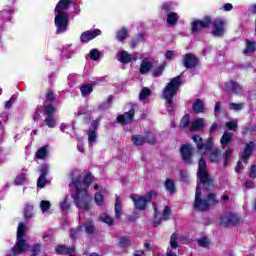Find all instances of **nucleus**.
<instances>
[{"label":"nucleus","instance_id":"obj_1","mask_svg":"<svg viewBox=\"0 0 256 256\" xmlns=\"http://www.w3.org/2000/svg\"><path fill=\"white\" fill-rule=\"evenodd\" d=\"M130 197L136 209H139V211H144V209H147V203L154 200L152 202L154 209V217L155 219H158L153 222L154 227H159L161 221H167V219H169V216L171 215V210L169 209V206L163 207L155 203V200L157 199V193H148L142 196L139 194H135L131 195ZM161 211H163L162 215Z\"/></svg>","mask_w":256,"mask_h":256},{"label":"nucleus","instance_id":"obj_2","mask_svg":"<svg viewBox=\"0 0 256 256\" xmlns=\"http://www.w3.org/2000/svg\"><path fill=\"white\" fill-rule=\"evenodd\" d=\"M91 185H93V175L91 173H83L80 170H75L72 173V181L69 187L74 193H89Z\"/></svg>","mask_w":256,"mask_h":256},{"label":"nucleus","instance_id":"obj_3","mask_svg":"<svg viewBox=\"0 0 256 256\" xmlns=\"http://www.w3.org/2000/svg\"><path fill=\"white\" fill-rule=\"evenodd\" d=\"M71 7V0H60L54 10V23L57 27V33H65L69 27V13L67 9Z\"/></svg>","mask_w":256,"mask_h":256},{"label":"nucleus","instance_id":"obj_4","mask_svg":"<svg viewBox=\"0 0 256 256\" xmlns=\"http://www.w3.org/2000/svg\"><path fill=\"white\" fill-rule=\"evenodd\" d=\"M179 87H181V77L177 76L173 78L163 89L162 97L168 103L167 109L169 112L175 109V104L173 103V97L177 95V91H179Z\"/></svg>","mask_w":256,"mask_h":256},{"label":"nucleus","instance_id":"obj_5","mask_svg":"<svg viewBox=\"0 0 256 256\" xmlns=\"http://www.w3.org/2000/svg\"><path fill=\"white\" fill-rule=\"evenodd\" d=\"M197 176L199 179V184L196 188V193H201V190H199V187H203L205 191H211L213 189L214 184H213V179L209 175V172L207 171V164L203 160V157L199 160L198 163V172Z\"/></svg>","mask_w":256,"mask_h":256},{"label":"nucleus","instance_id":"obj_6","mask_svg":"<svg viewBox=\"0 0 256 256\" xmlns=\"http://www.w3.org/2000/svg\"><path fill=\"white\" fill-rule=\"evenodd\" d=\"M27 233V225L25 223H20L17 228V240L16 244L12 248V255H22L29 249V243L25 240Z\"/></svg>","mask_w":256,"mask_h":256},{"label":"nucleus","instance_id":"obj_7","mask_svg":"<svg viewBox=\"0 0 256 256\" xmlns=\"http://www.w3.org/2000/svg\"><path fill=\"white\" fill-rule=\"evenodd\" d=\"M218 203L215 194L197 193L195 196L193 208L195 211H209V209Z\"/></svg>","mask_w":256,"mask_h":256},{"label":"nucleus","instance_id":"obj_8","mask_svg":"<svg viewBox=\"0 0 256 256\" xmlns=\"http://www.w3.org/2000/svg\"><path fill=\"white\" fill-rule=\"evenodd\" d=\"M194 143L197 145L198 152L200 155H205L206 153H209L211 149H213V140L209 139L208 142L205 144L203 143V138H201L199 135H195L192 137Z\"/></svg>","mask_w":256,"mask_h":256},{"label":"nucleus","instance_id":"obj_9","mask_svg":"<svg viewBox=\"0 0 256 256\" xmlns=\"http://www.w3.org/2000/svg\"><path fill=\"white\" fill-rule=\"evenodd\" d=\"M241 222V217L234 213H226L220 218V223L224 227H228V225H237Z\"/></svg>","mask_w":256,"mask_h":256},{"label":"nucleus","instance_id":"obj_10","mask_svg":"<svg viewBox=\"0 0 256 256\" xmlns=\"http://www.w3.org/2000/svg\"><path fill=\"white\" fill-rule=\"evenodd\" d=\"M211 25V18L206 17L203 20H194L191 23V32L197 33L201 31V29H207Z\"/></svg>","mask_w":256,"mask_h":256},{"label":"nucleus","instance_id":"obj_11","mask_svg":"<svg viewBox=\"0 0 256 256\" xmlns=\"http://www.w3.org/2000/svg\"><path fill=\"white\" fill-rule=\"evenodd\" d=\"M225 25H227V22H225V20L223 19H215L213 22V31H212V35H214V37H223V35L225 34Z\"/></svg>","mask_w":256,"mask_h":256},{"label":"nucleus","instance_id":"obj_12","mask_svg":"<svg viewBox=\"0 0 256 256\" xmlns=\"http://www.w3.org/2000/svg\"><path fill=\"white\" fill-rule=\"evenodd\" d=\"M224 91L234 95H241L243 93V87L235 81L226 82L224 85Z\"/></svg>","mask_w":256,"mask_h":256},{"label":"nucleus","instance_id":"obj_13","mask_svg":"<svg viewBox=\"0 0 256 256\" xmlns=\"http://www.w3.org/2000/svg\"><path fill=\"white\" fill-rule=\"evenodd\" d=\"M177 239V234L171 235L170 246L167 249L166 256H179V244Z\"/></svg>","mask_w":256,"mask_h":256},{"label":"nucleus","instance_id":"obj_14","mask_svg":"<svg viewBox=\"0 0 256 256\" xmlns=\"http://www.w3.org/2000/svg\"><path fill=\"white\" fill-rule=\"evenodd\" d=\"M74 203L79 209H88L89 200H87V194L84 193H75L73 195Z\"/></svg>","mask_w":256,"mask_h":256},{"label":"nucleus","instance_id":"obj_15","mask_svg":"<svg viewBox=\"0 0 256 256\" xmlns=\"http://www.w3.org/2000/svg\"><path fill=\"white\" fill-rule=\"evenodd\" d=\"M180 153L182 155V159L184 163H187V165H191L193 161L191 160V157L193 155V147L189 144H185L180 148Z\"/></svg>","mask_w":256,"mask_h":256},{"label":"nucleus","instance_id":"obj_16","mask_svg":"<svg viewBox=\"0 0 256 256\" xmlns=\"http://www.w3.org/2000/svg\"><path fill=\"white\" fill-rule=\"evenodd\" d=\"M99 35H101V30L99 29L85 31L81 34L80 41L81 43H89V41H93V39L99 37Z\"/></svg>","mask_w":256,"mask_h":256},{"label":"nucleus","instance_id":"obj_17","mask_svg":"<svg viewBox=\"0 0 256 256\" xmlns=\"http://www.w3.org/2000/svg\"><path fill=\"white\" fill-rule=\"evenodd\" d=\"M198 63L199 60L197 59V56L191 53L186 54L183 59V65L186 69H193V67H196Z\"/></svg>","mask_w":256,"mask_h":256},{"label":"nucleus","instance_id":"obj_18","mask_svg":"<svg viewBox=\"0 0 256 256\" xmlns=\"http://www.w3.org/2000/svg\"><path fill=\"white\" fill-rule=\"evenodd\" d=\"M133 117H135V110H130L123 115H120L117 117L118 123H121V125H129V123L133 122Z\"/></svg>","mask_w":256,"mask_h":256},{"label":"nucleus","instance_id":"obj_19","mask_svg":"<svg viewBox=\"0 0 256 256\" xmlns=\"http://www.w3.org/2000/svg\"><path fill=\"white\" fill-rule=\"evenodd\" d=\"M133 117H135V110H130L123 115H120L117 117L118 123H121V125H129V123L133 122Z\"/></svg>","mask_w":256,"mask_h":256},{"label":"nucleus","instance_id":"obj_20","mask_svg":"<svg viewBox=\"0 0 256 256\" xmlns=\"http://www.w3.org/2000/svg\"><path fill=\"white\" fill-rule=\"evenodd\" d=\"M118 61H120V63H131L133 61H137V57L133 56L131 54H129L127 51L123 50L118 52Z\"/></svg>","mask_w":256,"mask_h":256},{"label":"nucleus","instance_id":"obj_21","mask_svg":"<svg viewBox=\"0 0 256 256\" xmlns=\"http://www.w3.org/2000/svg\"><path fill=\"white\" fill-rule=\"evenodd\" d=\"M254 149L255 143L249 142L248 144H246L244 151L242 152L241 161L245 163L247 159H249V157H251V155L253 154Z\"/></svg>","mask_w":256,"mask_h":256},{"label":"nucleus","instance_id":"obj_22","mask_svg":"<svg viewBox=\"0 0 256 256\" xmlns=\"http://www.w3.org/2000/svg\"><path fill=\"white\" fill-rule=\"evenodd\" d=\"M87 135H88V144L90 147H93V145L97 143V128L94 127L92 129H89Z\"/></svg>","mask_w":256,"mask_h":256},{"label":"nucleus","instance_id":"obj_23","mask_svg":"<svg viewBox=\"0 0 256 256\" xmlns=\"http://www.w3.org/2000/svg\"><path fill=\"white\" fill-rule=\"evenodd\" d=\"M231 141H233V133L226 130L220 139V143L222 147L225 148L229 143H231Z\"/></svg>","mask_w":256,"mask_h":256},{"label":"nucleus","instance_id":"obj_24","mask_svg":"<svg viewBox=\"0 0 256 256\" xmlns=\"http://www.w3.org/2000/svg\"><path fill=\"white\" fill-rule=\"evenodd\" d=\"M203 127H205V120L198 118L191 122L190 131H199V129H203Z\"/></svg>","mask_w":256,"mask_h":256},{"label":"nucleus","instance_id":"obj_25","mask_svg":"<svg viewBox=\"0 0 256 256\" xmlns=\"http://www.w3.org/2000/svg\"><path fill=\"white\" fill-rule=\"evenodd\" d=\"M164 187L168 193H175L177 191V186L175 185V181L171 178H167L164 181Z\"/></svg>","mask_w":256,"mask_h":256},{"label":"nucleus","instance_id":"obj_26","mask_svg":"<svg viewBox=\"0 0 256 256\" xmlns=\"http://www.w3.org/2000/svg\"><path fill=\"white\" fill-rule=\"evenodd\" d=\"M179 19V14L175 12H169L167 14V24L169 27H173L174 25H177V20Z\"/></svg>","mask_w":256,"mask_h":256},{"label":"nucleus","instance_id":"obj_27","mask_svg":"<svg viewBox=\"0 0 256 256\" xmlns=\"http://www.w3.org/2000/svg\"><path fill=\"white\" fill-rule=\"evenodd\" d=\"M55 251L58 255H69V253L75 252V247L57 246Z\"/></svg>","mask_w":256,"mask_h":256},{"label":"nucleus","instance_id":"obj_28","mask_svg":"<svg viewBox=\"0 0 256 256\" xmlns=\"http://www.w3.org/2000/svg\"><path fill=\"white\" fill-rule=\"evenodd\" d=\"M197 243L199 247H203L205 249H208V247H213V242H211V240L206 236L199 238Z\"/></svg>","mask_w":256,"mask_h":256},{"label":"nucleus","instance_id":"obj_29","mask_svg":"<svg viewBox=\"0 0 256 256\" xmlns=\"http://www.w3.org/2000/svg\"><path fill=\"white\" fill-rule=\"evenodd\" d=\"M151 67H153V64L147 60H143L140 66V73L142 75H145V73H149L151 71Z\"/></svg>","mask_w":256,"mask_h":256},{"label":"nucleus","instance_id":"obj_30","mask_svg":"<svg viewBox=\"0 0 256 256\" xmlns=\"http://www.w3.org/2000/svg\"><path fill=\"white\" fill-rule=\"evenodd\" d=\"M62 56L66 59H71L73 57V47L71 44H67L62 49Z\"/></svg>","mask_w":256,"mask_h":256},{"label":"nucleus","instance_id":"obj_31","mask_svg":"<svg viewBox=\"0 0 256 256\" xmlns=\"http://www.w3.org/2000/svg\"><path fill=\"white\" fill-rule=\"evenodd\" d=\"M193 111L195 113H203L205 111V104H203V101L201 100H196L193 104Z\"/></svg>","mask_w":256,"mask_h":256},{"label":"nucleus","instance_id":"obj_32","mask_svg":"<svg viewBox=\"0 0 256 256\" xmlns=\"http://www.w3.org/2000/svg\"><path fill=\"white\" fill-rule=\"evenodd\" d=\"M220 159H221V150L215 149L210 154V161H211V163H219Z\"/></svg>","mask_w":256,"mask_h":256},{"label":"nucleus","instance_id":"obj_33","mask_svg":"<svg viewBox=\"0 0 256 256\" xmlns=\"http://www.w3.org/2000/svg\"><path fill=\"white\" fill-rule=\"evenodd\" d=\"M127 33H128L127 28H121L120 30H118L116 32V37H117L118 41H120V42L125 41V39H127Z\"/></svg>","mask_w":256,"mask_h":256},{"label":"nucleus","instance_id":"obj_34","mask_svg":"<svg viewBox=\"0 0 256 256\" xmlns=\"http://www.w3.org/2000/svg\"><path fill=\"white\" fill-rule=\"evenodd\" d=\"M49 146H43L36 152V159H45Z\"/></svg>","mask_w":256,"mask_h":256},{"label":"nucleus","instance_id":"obj_35","mask_svg":"<svg viewBox=\"0 0 256 256\" xmlns=\"http://www.w3.org/2000/svg\"><path fill=\"white\" fill-rule=\"evenodd\" d=\"M80 91L83 97H87V95H91V93H93V86L91 84H86L80 88Z\"/></svg>","mask_w":256,"mask_h":256},{"label":"nucleus","instance_id":"obj_36","mask_svg":"<svg viewBox=\"0 0 256 256\" xmlns=\"http://www.w3.org/2000/svg\"><path fill=\"white\" fill-rule=\"evenodd\" d=\"M255 51V42L246 40V48L244 49V54L249 55Z\"/></svg>","mask_w":256,"mask_h":256},{"label":"nucleus","instance_id":"obj_37","mask_svg":"<svg viewBox=\"0 0 256 256\" xmlns=\"http://www.w3.org/2000/svg\"><path fill=\"white\" fill-rule=\"evenodd\" d=\"M57 111V108L53 106L52 104H47L44 106V113L47 115V117H53V113Z\"/></svg>","mask_w":256,"mask_h":256},{"label":"nucleus","instance_id":"obj_38","mask_svg":"<svg viewBox=\"0 0 256 256\" xmlns=\"http://www.w3.org/2000/svg\"><path fill=\"white\" fill-rule=\"evenodd\" d=\"M33 205L27 204L24 208V218L25 219H31L33 218Z\"/></svg>","mask_w":256,"mask_h":256},{"label":"nucleus","instance_id":"obj_39","mask_svg":"<svg viewBox=\"0 0 256 256\" xmlns=\"http://www.w3.org/2000/svg\"><path fill=\"white\" fill-rule=\"evenodd\" d=\"M132 142L134 143V145L136 146H141L144 143H146L145 137L141 136V135H134L132 136Z\"/></svg>","mask_w":256,"mask_h":256},{"label":"nucleus","instance_id":"obj_40","mask_svg":"<svg viewBox=\"0 0 256 256\" xmlns=\"http://www.w3.org/2000/svg\"><path fill=\"white\" fill-rule=\"evenodd\" d=\"M115 217H116V219H120L121 218V198H119V197H116Z\"/></svg>","mask_w":256,"mask_h":256},{"label":"nucleus","instance_id":"obj_41","mask_svg":"<svg viewBox=\"0 0 256 256\" xmlns=\"http://www.w3.org/2000/svg\"><path fill=\"white\" fill-rule=\"evenodd\" d=\"M40 209H41V212L43 214L47 213V211H49V209H51V202L47 201V200H42L40 202V205H39Z\"/></svg>","mask_w":256,"mask_h":256},{"label":"nucleus","instance_id":"obj_42","mask_svg":"<svg viewBox=\"0 0 256 256\" xmlns=\"http://www.w3.org/2000/svg\"><path fill=\"white\" fill-rule=\"evenodd\" d=\"M27 183V174L22 173L18 175L15 179V185H25Z\"/></svg>","mask_w":256,"mask_h":256},{"label":"nucleus","instance_id":"obj_43","mask_svg":"<svg viewBox=\"0 0 256 256\" xmlns=\"http://www.w3.org/2000/svg\"><path fill=\"white\" fill-rule=\"evenodd\" d=\"M45 125L49 127L50 129L55 128L56 122H55V117L54 116H47L44 120Z\"/></svg>","mask_w":256,"mask_h":256},{"label":"nucleus","instance_id":"obj_44","mask_svg":"<svg viewBox=\"0 0 256 256\" xmlns=\"http://www.w3.org/2000/svg\"><path fill=\"white\" fill-rule=\"evenodd\" d=\"M151 95V89L145 87L141 90L139 97L140 101H145Z\"/></svg>","mask_w":256,"mask_h":256},{"label":"nucleus","instance_id":"obj_45","mask_svg":"<svg viewBox=\"0 0 256 256\" xmlns=\"http://www.w3.org/2000/svg\"><path fill=\"white\" fill-rule=\"evenodd\" d=\"M81 229H85V232L91 235L93 231H95V228L93 227V222L87 221L84 223V225L81 227Z\"/></svg>","mask_w":256,"mask_h":256},{"label":"nucleus","instance_id":"obj_46","mask_svg":"<svg viewBox=\"0 0 256 256\" xmlns=\"http://www.w3.org/2000/svg\"><path fill=\"white\" fill-rule=\"evenodd\" d=\"M90 59L92 61H99V58L101 57V52L98 49H92L89 53Z\"/></svg>","mask_w":256,"mask_h":256},{"label":"nucleus","instance_id":"obj_47","mask_svg":"<svg viewBox=\"0 0 256 256\" xmlns=\"http://www.w3.org/2000/svg\"><path fill=\"white\" fill-rule=\"evenodd\" d=\"M100 221H102V223H106V225H113V218L107 214H101Z\"/></svg>","mask_w":256,"mask_h":256},{"label":"nucleus","instance_id":"obj_48","mask_svg":"<svg viewBox=\"0 0 256 256\" xmlns=\"http://www.w3.org/2000/svg\"><path fill=\"white\" fill-rule=\"evenodd\" d=\"M40 177H47L49 174V165L43 164L39 168Z\"/></svg>","mask_w":256,"mask_h":256},{"label":"nucleus","instance_id":"obj_49","mask_svg":"<svg viewBox=\"0 0 256 256\" xmlns=\"http://www.w3.org/2000/svg\"><path fill=\"white\" fill-rule=\"evenodd\" d=\"M245 107V103H231L230 109L232 111H241Z\"/></svg>","mask_w":256,"mask_h":256},{"label":"nucleus","instance_id":"obj_50","mask_svg":"<svg viewBox=\"0 0 256 256\" xmlns=\"http://www.w3.org/2000/svg\"><path fill=\"white\" fill-rule=\"evenodd\" d=\"M47 185V177L39 176L37 180V187L38 189H43Z\"/></svg>","mask_w":256,"mask_h":256},{"label":"nucleus","instance_id":"obj_51","mask_svg":"<svg viewBox=\"0 0 256 256\" xmlns=\"http://www.w3.org/2000/svg\"><path fill=\"white\" fill-rule=\"evenodd\" d=\"M144 139L146 143H149L150 145H153V143H155V135H153V133L151 132H147Z\"/></svg>","mask_w":256,"mask_h":256},{"label":"nucleus","instance_id":"obj_52","mask_svg":"<svg viewBox=\"0 0 256 256\" xmlns=\"http://www.w3.org/2000/svg\"><path fill=\"white\" fill-rule=\"evenodd\" d=\"M231 155H233V150L231 148L226 149V151L223 154L224 165H227V160L231 159Z\"/></svg>","mask_w":256,"mask_h":256},{"label":"nucleus","instance_id":"obj_53","mask_svg":"<svg viewBox=\"0 0 256 256\" xmlns=\"http://www.w3.org/2000/svg\"><path fill=\"white\" fill-rule=\"evenodd\" d=\"M226 127L229 131H237V121L226 122Z\"/></svg>","mask_w":256,"mask_h":256},{"label":"nucleus","instance_id":"obj_54","mask_svg":"<svg viewBox=\"0 0 256 256\" xmlns=\"http://www.w3.org/2000/svg\"><path fill=\"white\" fill-rule=\"evenodd\" d=\"M190 117L189 115H185L182 119H181V122H180V127L183 129L185 127H187V125H189V121H190Z\"/></svg>","mask_w":256,"mask_h":256},{"label":"nucleus","instance_id":"obj_55","mask_svg":"<svg viewBox=\"0 0 256 256\" xmlns=\"http://www.w3.org/2000/svg\"><path fill=\"white\" fill-rule=\"evenodd\" d=\"M131 241L127 237L120 238V246L127 247Z\"/></svg>","mask_w":256,"mask_h":256},{"label":"nucleus","instance_id":"obj_56","mask_svg":"<svg viewBox=\"0 0 256 256\" xmlns=\"http://www.w3.org/2000/svg\"><path fill=\"white\" fill-rule=\"evenodd\" d=\"M95 201L97 205H103V194L98 193L95 195Z\"/></svg>","mask_w":256,"mask_h":256},{"label":"nucleus","instance_id":"obj_57","mask_svg":"<svg viewBox=\"0 0 256 256\" xmlns=\"http://www.w3.org/2000/svg\"><path fill=\"white\" fill-rule=\"evenodd\" d=\"M249 177H250L251 179H256V166H255V165H252V166L250 167Z\"/></svg>","mask_w":256,"mask_h":256},{"label":"nucleus","instance_id":"obj_58","mask_svg":"<svg viewBox=\"0 0 256 256\" xmlns=\"http://www.w3.org/2000/svg\"><path fill=\"white\" fill-rule=\"evenodd\" d=\"M180 176L182 181H187V179H189V172L185 170H180Z\"/></svg>","mask_w":256,"mask_h":256},{"label":"nucleus","instance_id":"obj_59","mask_svg":"<svg viewBox=\"0 0 256 256\" xmlns=\"http://www.w3.org/2000/svg\"><path fill=\"white\" fill-rule=\"evenodd\" d=\"M60 207L62 211H67V209H69V202H67V199L60 203Z\"/></svg>","mask_w":256,"mask_h":256},{"label":"nucleus","instance_id":"obj_60","mask_svg":"<svg viewBox=\"0 0 256 256\" xmlns=\"http://www.w3.org/2000/svg\"><path fill=\"white\" fill-rule=\"evenodd\" d=\"M243 169H245V165H243V163H241V161H239L235 168L236 173H241V171H243Z\"/></svg>","mask_w":256,"mask_h":256},{"label":"nucleus","instance_id":"obj_61","mask_svg":"<svg viewBox=\"0 0 256 256\" xmlns=\"http://www.w3.org/2000/svg\"><path fill=\"white\" fill-rule=\"evenodd\" d=\"M47 101H55V94L52 91H48L46 94Z\"/></svg>","mask_w":256,"mask_h":256},{"label":"nucleus","instance_id":"obj_62","mask_svg":"<svg viewBox=\"0 0 256 256\" xmlns=\"http://www.w3.org/2000/svg\"><path fill=\"white\" fill-rule=\"evenodd\" d=\"M163 74V67H159L156 70H154L153 75L154 77H159Z\"/></svg>","mask_w":256,"mask_h":256},{"label":"nucleus","instance_id":"obj_63","mask_svg":"<svg viewBox=\"0 0 256 256\" xmlns=\"http://www.w3.org/2000/svg\"><path fill=\"white\" fill-rule=\"evenodd\" d=\"M173 57H175V53L173 51H171V50L166 51V53H165L166 59L171 60V59H173Z\"/></svg>","mask_w":256,"mask_h":256},{"label":"nucleus","instance_id":"obj_64","mask_svg":"<svg viewBox=\"0 0 256 256\" xmlns=\"http://www.w3.org/2000/svg\"><path fill=\"white\" fill-rule=\"evenodd\" d=\"M40 251H41V245L36 244V245L33 246V248H32L33 255H37V253L40 252Z\"/></svg>","mask_w":256,"mask_h":256}]
</instances>
